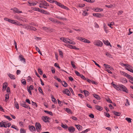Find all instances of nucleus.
<instances>
[{
  "label": "nucleus",
  "instance_id": "32",
  "mask_svg": "<svg viewBox=\"0 0 133 133\" xmlns=\"http://www.w3.org/2000/svg\"><path fill=\"white\" fill-rule=\"evenodd\" d=\"M103 10L102 8H97L95 9L96 11L97 12H99L101 11H103Z\"/></svg>",
  "mask_w": 133,
  "mask_h": 133
},
{
  "label": "nucleus",
  "instance_id": "56",
  "mask_svg": "<svg viewBox=\"0 0 133 133\" xmlns=\"http://www.w3.org/2000/svg\"><path fill=\"white\" fill-rule=\"evenodd\" d=\"M80 76L83 80H86V78L83 75L81 74V75H80Z\"/></svg>",
  "mask_w": 133,
  "mask_h": 133
},
{
  "label": "nucleus",
  "instance_id": "61",
  "mask_svg": "<svg viewBox=\"0 0 133 133\" xmlns=\"http://www.w3.org/2000/svg\"><path fill=\"white\" fill-rule=\"evenodd\" d=\"M105 55H106L108 57H111V54H110L109 53H108V52H106V53Z\"/></svg>",
  "mask_w": 133,
  "mask_h": 133
},
{
  "label": "nucleus",
  "instance_id": "45",
  "mask_svg": "<svg viewBox=\"0 0 133 133\" xmlns=\"http://www.w3.org/2000/svg\"><path fill=\"white\" fill-rule=\"evenodd\" d=\"M68 43L70 44H71L73 45H74L75 44V43L74 41H72L71 40L69 39V41Z\"/></svg>",
  "mask_w": 133,
  "mask_h": 133
},
{
  "label": "nucleus",
  "instance_id": "30",
  "mask_svg": "<svg viewBox=\"0 0 133 133\" xmlns=\"http://www.w3.org/2000/svg\"><path fill=\"white\" fill-rule=\"evenodd\" d=\"M93 96L95 98L98 100H99L101 98L99 97V96L98 95L96 94H94Z\"/></svg>",
  "mask_w": 133,
  "mask_h": 133
},
{
  "label": "nucleus",
  "instance_id": "25",
  "mask_svg": "<svg viewBox=\"0 0 133 133\" xmlns=\"http://www.w3.org/2000/svg\"><path fill=\"white\" fill-rule=\"evenodd\" d=\"M62 85L64 87H66L68 86V84L67 83L64 81H62Z\"/></svg>",
  "mask_w": 133,
  "mask_h": 133
},
{
  "label": "nucleus",
  "instance_id": "1",
  "mask_svg": "<svg viewBox=\"0 0 133 133\" xmlns=\"http://www.w3.org/2000/svg\"><path fill=\"white\" fill-rule=\"evenodd\" d=\"M76 38L78 40L87 43H90L89 41L83 38H82L79 37H77Z\"/></svg>",
  "mask_w": 133,
  "mask_h": 133
},
{
  "label": "nucleus",
  "instance_id": "24",
  "mask_svg": "<svg viewBox=\"0 0 133 133\" xmlns=\"http://www.w3.org/2000/svg\"><path fill=\"white\" fill-rule=\"evenodd\" d=\"M76 128L79 130H81L82 128V127L79 125H76Z\"/></svg>",
  "mask_w": 133,
  "mask_h": 133
},
{
  "label": "nucleus",
  "instance_id": "42",
  "mask_svg": "<svg viewBox=\"0 0 133 133\" xmlns=\"http://www.w3.org/2000/svg\"><path fill=\"white\" fill-rule=\"evenodd\" d=\"M32 79L31 78V77L30 76H29L28 77L27 79V81L28 82H30L32 81Z\"/></svg>",
  "mask_w": 133,
  "mask_h": 133
},
{
  "label": "nucleus",
  "instance_id": "37",
  "mask_svg": "<svg viewBox=\"0 0 133 133\" xmlns=\"http://www.w3.org/2000/svg\"><path fill=\"white\" fill-rule=\"evenodd\" d=\"M13 24H15L16 25H22V24L19 23L18 22H16L15 20L14 21V23H13Z\"/></svg>",
  "mask_w": 133,
  "mask_h": 133
},
{
  "label": "nucleus",
  "instance_id": "19",
  "mask_svg": "<svg viewBox=\"0 0 133 133\" xmlns=\"http://www.w3.org/2000/svg\"><path fill=\"white\" fill-rule=\"evenodd\" d=\"M4 20H5L6 21H8L9 22L13 24L14 23V20H12L11 19L8 18H5L4 19Z\"/></svg>",
  "mask_w": 133,
  "mask_h": 133
},
{
  "label": "nucleus",
  "instance_id": "9",
  "mask_svg": "<svg viewBox=\"0 0 133 133\" xmlns=\"http://www.w3.org/2000/svg\"><path fill=\"white\" fill-rule=\"evenodd\" d=\"M102 42L100 41L97 40L95 41L94 42V44L95 45L100 46L102 44Z\"/></svg>",
  "mask_w": 133,
  "mask_h": 133
},
{
  "label": "nucleus",
  "instance_id": "2",
  "mask_svg": "<svg viewBox=\"0 0 133 133\" xmlns=\"http://www.w3.org/2000/svg\"><path fill=\"white\" fill-rule=\"evenodd\" d=\"M119 89L121 90H122L124 92L127 93H128V90L126 87L122 85H119Z\"/></svg>",
  "mask_w": 133,
  "mask_h": 133
},
{
  "label": "nucleus",
  "instance_id": "23",
  "mask_svg": "<svg viewBox=\"0 0 133 133\" xmlns=\"http://www.w3.org/2000/svg\"><path fill=\"white\" fill-rule=\"evenodd\" d=\"M113 113L115 115L117 116H120L121 114L120 113L116 112L115 111H114Z\"/></svg>",
  "mask_w": 133,
  "mask_h": 133
},
{
  "label": "nucleus",
  "instance_id": "18",
  "mask_svg": "<svg viewBox=\"0 0 133 133\" xmlns=\"http://www.w3.org/2000/svg\"><path fill=\"white\" fill-rule=\"evenodd\" d=\"M8 75L11 79H15V76L13 75L9 74H8Z\"/></svg>",
  "mask_w": 133,
  "mask_h": 133
},
{
  "label": "nucleus",
  "instance_id": "4",
  "mask_svg": "<svg viewBox=\"0 0 133 133\" xmlns=\"http://www.w3.org/2000/svg\"><path fill=\"white\" fill-rule=\"evenodd\" d=\"M42 119L44 122H49V120L50 118L49 117L47 116H43L42 117Z\"/></svg>",
  "mask_w": 133,
  "mask_h": 133
},
{
  "label": "nucleus",
  "instance_id": "41",
  "mask_svg": "<svg viewBox=\"0 0 133 133\" xmlns=\"http://www.w3.org/2000/svg\"><path fill=\"white\" fill-rule=\"evenodd\" d=\"M21 82L22 84L24 85H26V82L25 79H22L21 81Z\"/></svg>",
  "mask_w": 133,
  "mask_h": 133
},
{
  "label": "nucleus",
  "instance_id": "48",
  "mask_svg": "<svg viewBox=\"0 0 133 133\" xmlns=\"http://www.w3.org/2000/svg\"><path fill=\"white\" fill-rule=\"evenodd\" d=\"M32 104L35 106V107H37V105L36 103L35 102H34L33 101H32L31 102Z\"/></svg>",
  "mask_w": 133,
  "mask_h": 133
},
{
  "label": "nucleus",
  "instance_id": "54",
  "mask_svg": "<svg viewBox=\"0 0 133 133\" xmlns=\"http://www.w3.org/2000/svg\"><path fill=\"white\" fill-rule=\"evenodd\" d=\"M126 102L125 104V105L126 106H128L129 105H130V104L128 101V99H126Z\"/></svg>",
  "mask_w": 133,
  "mask_h": 133
},
{
  "label": "nucleus",
  "instance_id": "16",
  "mask_svg": "<svg viewBox=\"0 0 133 133\" xmlns=\"http://www.w3.org/2000/svg\"><path fill=\"white\" fill-rule=\"evenodd\" d=\"M93 15L98 18H101L102 16L101 14L99 13H93Z\"/></svg>",
  "mask_w": 133,
  "mask_h": 133
},
{
  "label": "nucleus",
  "instance_id": "12",
  "mask_svg": "<svg viewBox=\"0 0 133 133\" xmlns=\"http://www.w3.org/2000/svg\"><path fill=\"white\" fill-rule=\"evenodd\" d=\"M19 58L20 59V60L22 61H23V62L24 63H25V59L23 57V56L22 55H20L19 56Z\"/></svg>",
  "mask_w": 133,
  "mask_h": 133
},
{
  "label": "nucleus",
  "instance_id": "31",
  "mask_svg": "<svg viewBox=\"0 0 133 133\" xmlns=\"http://www.w3.org/2000/svg\"><path fill=\"white\" fill-rule=\"evenodd\" d=\"M14 17L15 19H17L20 21L21 17H20L17 15H14Z\"/></svg>",
  "mask_w": 133,
  "mask_h": 133
},
{
  "label": "nucleus",
  "instance_id": "7",
  "mask_svg": "<svg viewBox=\"0 0 133 133\" xmlns=\"http://www.w3.org/2000/svg\"><path fill=\"white\" fill-rule=\"evenodd\" d=\"M11 9L12 10H13L14 13H16L18 14L22 13V11H19L18 9L16 8H12Z\"/></svg>",
  "mask_w": 133,
  "mask_h": 133
},
{
  "label": "nucleus",
  "instance_id": "10",
  "mask_svg": "<svg viewBox=\"0 0 133 133\" xmlns=\"http://www.w3.org/2000/svg\"><path fill=\"white\" fill-rule=\"evenodd\" d=\"M63 93L64 94H65L68 96L70 95V91L68 89H66L64 90L63 91Z\"/></svg>",
  "mask_w": 133,
  "mask_h": 133
},
{
  "label": "nucleus",
  "instance_id": "49",
  "mask_svg": "<svg viewBox=\"0 0 133 133\" xmlns=\"http://www.w3.org/2000/svg\"><path fill=\"white\" fill-rule=\"evenodd\" d=\"M75 62L73 61H71V64L72 65V66L74 69H76V67L74 65Z\"/></svg>",
  "mask_w": 133,
  "mask_h": 133
},
{
  "label": "nucleus",
  "instance_id": "51",
  "mask_svg": "<svg viewBox=\"0 0 133 133\" xmlns=\"http://www.w3.org/2000/svg\"><path fill=\"white\" fill-rule=\"evenodd\" d=\"M20 133H26L25 130L23 129H20Z\"/></svg>",
  "mask_w": 133,
  "mask_h": 133
},
{
  "label": "nucleus",
  "instance_id": "55",
  "mask_svg": "<svg viewBox=\"0 0 133 133\" xmlns=\"http://www.w3.org/2000/svg\"><path fill=\"white\" fill-rule=\"evenodd\" d=\"M106 100L109 103H113L111 101L109 98H108L106 99Z\"/></svg>",
  "mask_w": 133,
  "mask_h": 133
},
{
  "label": "nucleus",
  "instance_id": "36",
  "mask_svg": "<svg viewBox=\"0 0 133 133\" xmlns=\"http://www.w3.org/2000/svg\"><path fill=\"white\" fill-rule=\"evenodd\" d=\"M61 6V7L62 8L66 9L67 10H68L69 9L68 8H67L66 6H64L62 4Z\"/></svg>",
  "mask_w": 133,
  "mask_h": 133
},
{
  "label": "nucleus",
  "instance_id": "44",
  "mask_svg": "<svg viewBox=\"0 0 133 133\" xmlns=\"http://www.w3.org/2000/svg\"><path fill=\"white\" fill-rule=\"evenodd\" d=\"M56 18L59 19H63V20H65L66 19L65 18H62L59 16H56Z\"/></svg>",
  "mask_w": 133,
  "mask_h": 133
},
{
  "label": "nucleus",
  "instance_id": "26",
  "mask_svg": "<svg viewBox=\"0 0 133 133\" xmlns=\"http://www.w3.org/2000/svg\"><path fill=\"white\" fill-rule=\"evenodd\" d=\"M65 111L69 114H72V112H71V110L69 108H66Z\"/></svg>",
  "mask_w": 133,
  "mask_h": 133
},
{
  "label": "nucleus",
  "instance_id": "53",
  "mask_svg": "<svg viewBox=\"0 0 133 133\" xmlns=\"http://www.w3.org/2000/svg\"><path fill=\"white\" fill-rule=\"evenodd\" d=\"M4 116L5 118H7L10 121H11L12 120V118H10L9 116H6L5 115H4Z\"/></svg>",
  "mask_w": 133,
  "mask_h": 133
},
{
  "label": "nucleus",
  "instance_id": "21",
  "mask_svg": "<svg viewBox=\"0 0 133 133\" xmlns=\"http://www.w3.org/2000/svg\"><path fill=\"white\" fill-rule=\"evenodd\" d=\"M7 83H3V90H5L7 87Z\"/></svg>",
  "mask_w": 133,
  "mask_h": 133
},
{
  "label": "nucleus",
  "instance_id": "59",
  "mask_svg": "<svg viewBox=\"0 0 133 133\" xmlns=\"http://www.w3.org/2000/svg\"><path fill=\"white\" fill-rule=\"evenodd\" d=\"M30 29L32 30H33L34 31H36L37 30L36 28H35L34 27L31 26V27Z\"/></svg>",
  "mask_w": 133,
  "mask_h": 133
},
{
  "label": "nucleus",
  "instance_id": "5",
  "mask_svg": "<svg viewBox=\"0 0 133 133\" xmlns=\"http://www.w3.org/2000/svg\"><path fill=\"white\" fill-rule=\"evenodd\" d=\"M35 126L37 131H39L41 130V125L39 123H36Z\"/></svg>",
  "mask_w": 133,
  "mask_h": 133
},
{
  "label": "nucleus",
  "instance_id": "47",
  "mask_svg": "<svg viewBox=\"0 0 133 133\" xmlns=\"http://www.w3.org/2000/svg\"><path fill=\"white\" fill-rule=\"evenodd\" d=\"M57 100H58V104H59V105L60 106H62L63 104V102H62L60 101L58 99Z\"/></svg>",
  "mask_w": 133,
  "mask_h": 133
},
{
  "label": "nucleus",
  "instance_id": "52",
  "mask_svg": "<svg viewBox=\"0 0 133 133\" xmlns=\"http://www.w3.org/2000/svg\"><path fill=\"white\" fill-rule=\"evenodd\" d=\"M125 119L129 123H131V119L130 118L127 117Z\"/></svg>",
  "mask_w": 133,
  "mask_h": 133
},
{
  "label": "nucleus",
  "instance_id": "13",
  "mask_svg": "<svg viewBox=\"0 0 133 133\" xmlns=\"http://www.w3.org/2000/svg\"><path fill=\"white\" fill-rule=\"evenodd\" d=\"M29 130L32 132H33L34 131H35L36 129L35 127L34 126H29Z\"/></svg>",
  "mask_w": 133,
  "mask_h": 133
},
{
  "label": "nucleus",
  "instance_id": "8",
  "mask_svg": "<svg viewBox=\"0 0 133 133\" xmlns=\"http://www.w3.org/2000/svg\"><path fill=\"white\" fill-rule=\"evenodd\" d=\"M60 39L62 40L63 42L66 43H68L69 39L66 38L62 37L60 38Z\"/></svg>",
  "mask_w": 133,
  "mask_h": 133
},
{
  "label": "nucleus",
  "instance_id": "60",
  "mask_svg": "<svg viewBox=\"0 0 133 133\" xmlns=\"http://www.w3.org/2000/svg\"><path fill=\"white\" fill-rule=\"evenodd\" d=\"M85 5L84 4H79L78 5V6L79 7H84Z\"/></svg>",
  "mask_w": 133,
  "mask_h": 133
},
{
  "label": "nucleus",
  "instance_id": "33",
  "mask_svg": "<svg viewBox=\"0 0 133 133\" xmlns=\"http://www.w3.org/2000/svg\"><path fill=\"white\" fill-rule=\"evenodd\" d=\"M36 50L41 55H42V53L40 51L39 48L36 46H35Z\"/></svg>",
  "mask_w": 133,
  "mask_h": 133
},
{
  "label": "nucleus",
  "instance_id": "58",
  "mask_svg": "<svg viewBox=\"0 0 133 133\" xmlns=\"http://www.w3.org/2000/svg\"><path fill=\"white\" fill-rule=\"evenodd\" d=\"M59 55L61 56V57H62L63 56V53L60 50H59Z\"/></svg>",
  "mask_w": 133,
  "mask_h": 133
},
{
  "label": "nucleus",
  "instance_id": "29",
  "mask_svg": "<svg viewBox=\"0 0 133 133\" xmlns=\"http://www.w3.org/2000/svg\"><path fill=\"white\" fill-rule=\"evenodd\" d=\"M121 81L123 83H125L127 82V80L125 78H122L121 79Z\"/></svg>",
  "mask_w": 133,
  "mask_h": 133
},
{
  "label": "nucleus",
  "instance_id": "43",
  "mask_svg": "<svg viewBox=\"0 0 133 133\" xmlns=\"http://www.w3.org/2000/svg\"><path fill=\"white\" fill-rule=\"evenodd\" d=\"M15 106L16 107L17 109H19V107L17 102H15Z\"/></svg>",
  "mask_w": 133,
  "mask_h": 133
},
{
  "label": "nucleus",
  "instance_id": "17",
  "mask_svg": "<svg viewBox=\"0 0 133 133\" xmlns=\"http://www.w3.org/2000/svg\"><path fill=\"white\" fill-rule=\"evenodd\" d=\"M49 19L50 21L55 23H61V22L58 21H57L55 20V19L53 18H49Z\"/></svg>",
  "mask_w": 133,
  "mask_h": 133
},
{
  "label": "nucleus",
  "instance_id": "63",
  "mask_svg": "<svg viewBox=\"0 0 133 133\" xmlns=\"http://www.w3.org/2000/svg\"><path fill=\"white\" fill-rule=\"evenodd\" d=\"M43 14L46 15H49L50 14L49 12L44 10L43 12Z\"/></svg>",
  "mask_w": 133,
  "mask_h": 133
},
{
  "label": "nucleus",
  "instance_id": "39",
  "mask_svg": "<svg viewBox=\"0 0 133 133\" xmlns=\"http://www.w3.org/2000/svg\"><path fill=\"white\" fill-rule=\"evenodd\" d=\"M11 128L14 129L17 131H18L19 130V129L17 127L14 125H12L11 127Z\"/></svg>",
  "mask_w": 133,
  "mask_h": 133
},
{
  "label": "nucleus",
  "instance_id": "57",
  "mask_svg": "<svg viewBox=\"0 0 133 133\" xmlns=\"http://www.w3.org/2000/svg\"><path fill=\"white\" fill-rule=\"evenodd\" d=\"M51 98L52 99V101L53 102H56V100L55 99V98H54L53 96H52L51 97Z\"/></svg>",
  "mask_w": 133,
  "mask_h": 133
},
{
  "label": "nucleus",
  "instance_id": "28",
  "mask_svg": "<svg viewBox=\"0 0 133 133\" xmlns=\"http://www.w3.org/2000/svg\"><path fill=\"white\" fill-rule=\"evenodd\" d=\"M20 21H22L24 22H27L28 20L24 18L21 17Z\"/></svg>",
  "mask_w": 133,
  "mask_h": 133
},
{
  "label": "nucleus",
  "instance_id": "62",
  "mask_svg": "<svg viewBox=\"0 0 133 133\" xmlns=\"http://www.w3.org/2000/svg\"><path fill=\"white\" fill-rule=\"evenodd\" d=\"M71 118L73 120L75 121H77L78 119L76 117L74 116H72L71 117Z\"/></svg>",
  "mask_w": 133,
  "mask_h": 133
},
{
  "label": "nucleus",
  "instance_id": "50",
  "mask_svg": "<svg viewBox=\"0 0 133 133\" xmlns=\"http://www.w3.org/2000/svg\"><path fill=\"white\" fill-rule=\"evenodd\" d=\"M9 95L8 94H6L5 95V100L6 101L8 100V99L9 98Z\"/></svg>",
  "mask_w": 133,
  "mask_h": 133
},
{
  "label": "nucleus",
  "instance_id": "15",
  "mask_svg": "<svg viewBox=\"0 0 133 133\" xmlns=\"http://www.w3.org/2000/svg\"><path fill=\"white\" fill-rule=\"evenodd\" d=\"M68 129L69 132H74L75 131V129L73 127H69Z\"/></svg>",
  "mask_w": 133,
  "mask_h": 133
},
{
  "label": "nucleus",
  "instance_id": "64",
  "mask_svg": "<svg viewBox=\"0 0 133 133\" xmlns=\"http://www.w3.org/2000/svg\"><path fill=\"white\" fill-rule=\"evenodd\" d=\"M88 14L87 12L86 11H84L82 13V15L84 16H86Z\"/></svg>",
  "mask_w": 133,
  "mask_h": 133
},
{
  "label": "nucleus",
  "instance_id": "3",
  "mask_svg": "<svg viewBox=\"0 0 133 133\" xmlns=\"http://www.w3.org/2000/svg\"><path fill=\"white\" fill-rule=\"evenodd\" d=\"M36 2L37 3H41V4H42L43 6H49V4L44 0L40 1L38 2Z\"/></svg>",
  "mask_w": 133,
  "mask_h": 133
},
{
  "label": "nucleus",
  "instance_id": "46",
  "mask_svg": "<svg viewBox=\"0 0 133 133\" xmlns=\"http://www.w3.org/2000/svg\"><path fill=\"white\" fill-rule=\"evenodd\" d=\"M38 73L41 75H42L43 74L42 71L41 70L40 68H38Z\"/></svg>",
  "mask_w": 133,
  "mask_h": 133
},
{
  "label": "nucleus",
  "instance_id": "6",
  "mask_svg": "<svg viewBox=\"0 0 133 133\" xmlns=\"http://www.w3.org/2000/svg\"><path fill=\"white\" fill-rule=\"evenodd\" d=\"M20 104L22 106L24 107L25 108H29V109H30V108L29 107L26 105V104L25 102L24 101H22V102Z\"/></svg>",
  "mask_w": 133,
  "mask_h": 133
},
{
  "label": "nucleus",
  "instance_id": "27",
  "mask_svg": "<svg viewBox=\"0 0 133 133\" xmlns=\"http://www.w3.org/2000/svg\"><path fill=\"white\" fill-rule=\"evenodd\" d=\"M83 92L84 93L85 97L87 96L88 95H89V92L85 90H84L83 91Z\"/></svg>",
  "mask_w": 133,
  "mask_h": 133
},
{
  "label": "nucleus",
  "instance_id": "35",
  "mask_svg": "<svg viewBox=\"0 0 133 133\" xmlns=\"http://www.w3.org/2000/svg\"><path fill=\"white\" fill-rule=\"evenodd\" d=\"M61 126L63 128L65 129H67L68 128V126L67 125H64L63 123L61 124Z\"/></svg>",
  "mask_w": 133,
  "mask_h": 133
},
{
  "label": "nucleus",
  "instance_id": "34",
  "mask_svg": "<svg viewBox=\"0 0 133 133\" xmlns=\"http://www.w3.org/2000/svg\"><path fill=\"white\" fill-rule=\"evenodd\" d=\"M28 3L29 4H30V5L31 6H34L36 5L37 4V3L36 2V3H33V2L31 3V2H30L29 1L28 2Z\"/></svg>",
  "mask_w": 133,
  "mask_h": 133
},
{
  "label": "nucleus",
  "instance_id": "14",
  "mask_svg": "<svg viewBox=\"0 0 133 133\" xmlns=\"http://www.w3.org/2000/svg\"><path fill=\"white\" fill-rule=\"evenodd\" d=\"M42 28L43 29H44L47 32H48V31H51V30H52V29H50L49 28H48L46 27H43Z\"/></svg>",
  "mask_w": 133,
  "mask_h": 133
},
{
  "label": "nucleus",
  "instance_id": "20",
  "mask_svg": "<svg viewBox=\"0 0 133 133\" xmlns=\"http://www.w3.org/2000/svg\"><path fill=\"white\" fill-rule=\"evenodd\" d=\"M103 42L104 43V44L107 45H110L111 46V45L110 44V43L108 41H105L104 40H103Z\"/></svg>",
  "mask_w": 133,
  "mask_h": 133
},
{
  "label": "nucleus",
  "instance_id": "38",
  "mask_svg": "<svg viewBox=\"0 0 133 133\" xmlns=\"http://www.w3.org/2000/svg\"><path fill=\"white\" fill-rule=\"evenodd\" d=\"M44 111L45 112L46 114H48L51 116H53V114L51 112L49 111L46 110H44Z\"/></svg>",
  "mask_w": 133,
  "mask_h": 133
},
{
  "label": "nucleus",
  "instance_id": "40",
  "mask_svg": "<svg viewBox=\"0 0 133 133\" xmlns=\"http://www.w3.org/2000/svg\"><path fill=\"white\" fill-rule=\"evenodd\" d=\"M104 66L106 69H109L111 67L110 65L105 64H104Z\"/></svg>",
  "mask_w": 133,
  "mask_h": 133
},
{
  "label": "nucleus",
  "instance_id": "11",
  "mask_svg": "<svg viewBox=\"0 0 133 133\" xmlns=\"http://www.w3.org/2000/svg\"><path fill=\"white\" fill-rule=\"evenodd\" d=\"M125 69L133 73V70L131 68V67L128 65L125 66Z\"/></svg>",
  "mask_w": 133,
  "mask_h": 133
},
{
  "label": "nucleus",
  "instance_id": "22",
  "mask_svg": "<svg viewBox=\"0 0 133 133\" xmlns=\"http://www.w3.org/2000/svg\"><path fill=\"white\" fill-rule=\"evenodd\" d=\"M96 108L99 111H101L103 109V108L99 105H96Z\"/></svg>",
  "mask_w": 133,
  "mask_h": 133
}]
</instances>
